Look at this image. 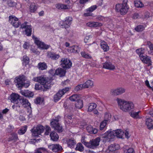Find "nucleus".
Returning a JSON list of instances; mask_svg holds the SVG:
<instances>
[{
    "label": "nucleus",
    "instance_id": "1",
    "mask_svg": "<svg viewBox=\"0 0 153 153\" xmlns=\"http://www.w3.org/2000/svg\"><path fill=\"white\" fill-rule=\"evenodd\" d=\"M116 101L120 108L123 112H129L135 110L134 104L131 102L126 101L118 98L116 99Z\"/></svg>",
    "mask_w": 153,
    "mask_h": 153
},
{
    "label": "nucleus",
    "instance_id": "2",
    "mask_svg": "<svg viewBox=\"0 0 153 153\" xmlns=\"http://www.w3.org/2000/svg\"><path fill=\"white\" fill-rule=\"evenodd\" d=\"M32 80L34 81L38 82L42 84L45 89H49L51 86V80H48V78L45 76L35 77L32 79Z\"/></svg>",
    "mask_w": 153,
    "mask_h": 153
},
{
    "label": "nucleus",
    "instance_id": "3",
    "mask_svg": "<svg viewBox=\"0 0 153 153\" xmlns=\"http://www.w3.org/2000/svg\"><path fill=\"white\" fill-rule=\"evenodd\" d=\"M128 0H124L122 4H118L116 5L115 8L117 11L120 12L122 15L126 13L129 9V7L127 4Z\"/></svg>",
    "mask_w": 153,
    "mask_h": 153
},
{
    "label": "nucleus",
    "instance_id": "4",
    "mask_svg": "<svg viewBox=\"0 0 153 153\" xmlns=\"http://www.w3.org/2000/svg\"><path fill=\"white\" fill-rule=\"evenodd\" d=\"M20 95L18 94L13 93L8 98L11 102L15 104L13 105L12 106L13 108L15 110H17V108L20 107L19 104H18V103L19 101L20 100Z\"/></svg>",
    "mask_w": 153,
    "mask_h": 153
},
{
    "label": "nucleus",
    "instance_id": "5",
    "mask_svg": "<svg viewBox=\"0 0 153 153\" xmlns=\"http://www.w3.org/2000/svg\"><path fill=\"white\" fill-rule=\"evenodd\" d=\"M60 118V116H58L55 119H52L51 122V126L59 132H62V126L58 123Z\"/></svg>",
    "mask_w": 153,
    "mask_h": 153
},
{
    "label": "nucleus",
    "instance_id": "6",
    "mask_svg": "<svg viewBox=\"0 0 153 153\" xmlns=\"http://www.w3.org/2000/svg\"><path fill=\"white\" fill-rule=\"evenodd\" d=\"M26 80L25 76L23 75H20L16 77L14 79V82L16 86L19 89H21L24 85V82Z\"/></svg>",
    "mask_w": 153,
    "mask_h": 153
},
{
    "label": "nucleus",
    "instance_id": "7",
    "mask_svg": "<svg viewBox=\"0 0 153 153\" xmlns=\"http://www.w3.org/2000/svg\"><path fill=\"white\" fill-rule=\"evenodd\" d=\"M101 137L103 139L105 142L111 141L115 137L114 132L111 130H109L105 133L102 134Z\"/></svg>",
    "mask_w": 153,
    "mask_h": 153
},
{
    "label": "nucleus",
    "instance_id": "8",
    "mask_svg": "<svg viewBox=\"0 0 153 153\" xmlns=\"http://www.w3.org/2000/svg\"><path fill=\"white\" fill-rule=\"evenodd\" d=\"M100 140V137H97L90 140L88 143H85V145L88 148L94 149L99 145Z\"/></svg>",
    "mask_w": 153,
    "mask_h": 153
},
{
    "label": "nucleus",
    "instance_id": "9",
    "mask_svg": "<svg viewBox=\"0 0 153 153\" xmlns=\"http://www.w3.org/2000/svg\"><path fill=\"white\" fill-rule=\"evenodd\" d=\"M32 38L34 40L35 43L39 49H47L49 48V46L45 44L44 42L41 41L39 38H37L33 35L32 36Z\"/></svg>",
    "mask_w": 153,
    "mask_h": 153
},
{
    "label": "nucleus",
    "instance_id": "10",
    "mask_svg": "<svg viewBox=\"0 0 153 153\" xmlns=\"http://www.w3.org/2000/svg\"><path fill=\"white\" fill-rule=\"evenodd\" d=\"M44 127L42 125L38 126H37L34 127L31 130L32 135L34 137H39L41 133L43 132Z\"/></svg>",
    "mask_w": 153,
    "mask_h": 153
},
{
    "label": "nucleus",
    "instance_id": "11",
    "mask_svg": "<svg viewBox=\"0 0 153 153\" xmlns=\"http://www.w3.org/2000/svg\"><path fill=\"white\" fill-rule=\"evenodd\" d=\"M72 21V18L71 17H67L65 19V21H61L59 23V26L66 28L69 27L71 25Z\"/></svg>",
    "mask_w": 153,
    "mask_h": 153
},
{
    "label": "nucleus",
    "instance_id": "12",
    "mask_svg": "<svg viewBox=\"0 0 153 153\" xmlns=\"http://www.w3.org/2000/svg\"><path fill=\"white\" fill-rule=\"evenodd\" d=\"M69 90V88H65L59 91L54 96V100L55 102H57L60 99L61 97L65 93Z\"/></svg>",
    "mask_w": 153,
    "mask_h": 153
},
{
    "label": "nucleus",
    "instance_id": "13",
    "mask_svg": "<svg viewBox=\"0 0 153 153\" xmlns=\"http://www.w3.org/2000/svg\"><path fill=\"white\" fill-rule=\"evenodd\" d=\"M9 22L15 28L18 27L21 24L19 19L14 16L12 15L9 17Z\"/></svg>",
    "mask_w": 153,
    "mask_h": 153
},
{
    "label": "nucleus",
    "instance_id": "14",
    "mask_svg": "<svg viewBox=\"0 0 153 153\" xmlns=\"http://www.w3.org/2000/svg\"><path fill=\"white\" fill-rule=\"evenodd\" d=\"M125 89L122 87H119L111 90V94L114 96H117L122 94L124 93Z\"/></svg>",
    "mask_w": 153,
    "mask_h": 153
},
{
    "label": "nucleus",
    "instance_id": "15",
    "mask_svg": "<svg viewBox=\"0 0 153 153\" xmlns=\"http://www.w3.org/2000/svg\"><path fill=\"white\" fill-rule=\"evenodd\" d=\"M28 23L27 22H25L22 24L21 26V28H25L26 35L27 36H30L32 31V27L31 25H28Z\"/></svg>",
    "mask_w": 153,
    "mask_h": 153
},
{
    "label": "nucleus",
    "instance_id": "16",
    "mask_svg": "<svg viewBox=\"0 0 153 153\" xmlns=\"http://www.w3.org/2000/svg\"><path fill=\"white\" fill-rule=\"evenodd\" d=\"M60 62L61 66L64 68H69L72 66L71 61L66 58H62Z\"/></svg>",
    "mask_w": 153,
    "mask_h": 153
},
{
    "label": "nucleus",
    "instance_id": "17",
    "mask_svg": "<svg viewBox=\"0 0 153 153\" xmlns=\"http://www.w3.org/2000/svg\"><path fill=\"white\" fill-rule=\"evenodd\" d=\"M20 102L23 106L25 107H27V112L29 114L31 112V107L30 103L28 100L25 98H23L20 100Z\"/></svg>",
    "mask_w": 153,
    "mask_h": 153
},
{
    "label": "nucleus",
    "instance_id": "18",
    "mask_svg": "<svg viewBox=\"0 0 153 153\" xmlns=\"http://www.w3.org/2000/svg\"><path fill=\"white\" fill-rule=\"evenodd\" d=\"M141 61L147 65L148 66L152 65V61L151 57L146 55L140 56V58Z\"/></svg>",
    "mask_w": 153,
    "mask_h": 153
},
{
    "label": "nucleus",
    "instance_id": "19",
    "mask_svg": "<svg viewBox=\"0 0 153 153\" xmlns=\"http://www.w3.org/2000/svg\"><path fill=\"white\" fill-rule=\"evenodd\" d=\"M120 148V146L118 144H111L108 147V149L106 150V152L107 153H116L115 151Z\"/></svg>",
    "mask_w": 153,
    "mask_h": 153
},
{
    "label": "nucleus",
    "instance_id": "20",
    "mask_svg": "<svg viewBox=\"0 0 153 153\" xmlns=\"http://www.w3.org/2000/svg\"><path fill=\"white\" fill-rule=\"evenodd\" d=\"M64 140L67 143L68 146L71 148H73L76 143V141L72 138L65 139Z\"/></svg>",
    "mask_w": 153,
    "mask_h": 153
},
{
    "label": "nucleus",
    "instance_id": "21",
    "mask_svg": "<svg viewBox=\"0 0 153 153\" xmlns=\"http://www.w3.org/2000/svg\"><path fill=\"white\" fill-rule=\"evenodd\" d=\"M48 148L54 152H56L62 149V147L58 144H51L48 146Z\"/></svg>",
    "mask_w": 153,
    "mask_h": 153
},
{
    "label": "nucleus",
    "instance_id": "22",
    "mask_svg": "<svg viewBox=\"0 0 153 153\" xmlns=\"http://www.w3.org/2000/svg\"><path fill=\"white\" fill-rule=\"evenodd\" d=\"M103 68L109 70H113L115 69V66L110 62H105L103 63Z\"/></svg>",
    "mask_w": 153,
    "mask_h": 153
},
{
    "label": "nucleus",
    "instance_id": "23",
    "mask_svg": "<svg viewBox=\"0 0 153 153\" xmlns=\"http://www.w3.org/2000/svg\"><path fill=\"white\" fill-rule=\"evenodd\" d=\"M86 25L89 27H96L102 26V24L98 22H90L86 23Z\"/></svg>",
    "mask_w": 153,
    "mask_h": 153
},
{
    "label": "nucleus",
    "instance_id": "24",
    "mask_svg": "<svg viewBox=\"0 0 153 153\" xmlns=\"http://www.w3.org/2000/svg\"><path fill=\"white\" fill-rule=\"evenodd\" d=\"M56 8L59 10L69 9L71 6L68 4H65L62 3H58L56 4Z\"/></svg>",
    "mask_w": 153,
    "mask_h": 153
},
{
    "label": "nucleus",
    "instance_id": "25",
    "mask_svg": "<svg viewBox=\"0 0 153 153\" xmlns=\"http://www.w3.org/2000/svg\"><path fill=\"white\" fill-rule=\"evenodd\" d=\"M80 50L79 47L76 45H73L71 46L68 49V51L70 53H78Z\"/></svg>",
    "mask_w": 153,
    "mask_h": 153
},
{
    "label": "nucleus",
    "instance_id": "26",
    "mask_svg": "<svg viewBox=\"0 0 153 153\" xmlns=\"http://www.w3.org/2000/svg\"><path fill=\"white\" fill-rule=\"evenodd\" d=\"M135 111V109L129 112V114L130 116L135 119H139L140 118L139 115L140 113V111H138L137 112L134 111Z\"/></svg>",
    "mask_w": 153,
    "mask_h": 153
},
{
    "label": "nucleus",
    "instance_id": "27",
    "mask_svg": "<svg viewBox=\"0 0 153 153\" xmlns=\"http://www.w3.org/2000/svg\"><path fill=\"white\" fill-rule=\"evenodd\" d=\"M47 56L53 60H57L59 57L60 56L55 53L49 52L48 53Z\"/></svg>",
    "mask_w": 153,
    "mask_h": 153
},
{
    "label": "nucleus",
    "instance_id": "28",
    "mask_svg": "<svg viewBox=\"0 0 153 153\" xmlns=\"http://www.w3.org/2000/svg\"><path fill=\"white\" fill-rule=\"evenodd\" d=\"M20 93L22 95L29 97H32L34 94L33 92L28 90L21 91Z\"/></svg>",
    "mask_w": 153,
    "mask_h": 153
},
{
    "label": "nucleus",
    "instance_id": "29",
    "mask_svg": "<svg viewBox=\"0 0 153 153\" xmlns=\"http://www.w3.org/2000/svg\"><path fill=\"white\" fill-rule=\"evenodd\" d=\"M113 131L114 132L115 136H116L119 138H122L124 132L121 129H117L115 131Z\"/></svg>",
    "mask_w": 153,
    "mask_h": 153
},
{
    "label": "nucleus",
    "instance_id": "30",
    "mask_svg": "<svg viewBox=\"0 0 153 153\" xmlns=\"http://www.w3.org/2000/svg\"><path fill=\"white\" fill-rule=\"evenodd\" d=\"M65 73V71L61 68H59L56 70V75H59L60 77L64 76Z\"/></svg>",
    "mask_w": 153,
    "mask_h": 153
},
{
    "label": "nucleus",
    "instance_id": "31",
    "mask_svg": "<svg viewBox=\"0 0 153 153\" xmlns=\"http://www.w3.org/2000/svg\"><path fill=\"white\" fill-rule=\"evenodd\" d=\"M86 129L88 132L91 134H95L98 132V130L96 128H94L91 125H88L86 128Z\"/></svg>",
    "mask_w": 153,
    "mask_h": 153
},
{
    "label": "nucleus",
    "instance_id": "32",
    "mask_svg": "<svg viewBox=\"0 0 153 153\" xmlns=\"http://www.w3.org/2000/svg\"><path fill=\"white\" fill-rule=\"evenodd\" d=\"M84 87L85 88H91L93 86V82L91 80L88 79L85 83L83 84Z\"/></svg>",
    "mask_w": 153,
    "mask_h": 153
},
{
    "label": "nucleus",
    "instance_id": "33",
    "mask_svg": "<svg viewBox=\"0 0 153 153\" xmlns=\"http://www.w3.org/2000/svg\"><path fill=\"white\" fill-rule=\"evenodd\" d=\"M100 45L101 48L104 51H107L109 50V47L105 42L103 41H101Z\"/></svg>",
    "mask_w": 153,
    "mask_h": 153
},
{
    "label": "nucleus",
    "instance_id": "34",
    "mask_svg": "<svg viewBox=\"0 0 153 153\" xmlns=\"http://www.w3.org/2000/svg\"><path fill=\"white\" fill-rule=\"evenodd\" d=\"M146 123L148 128L150 129L153 127V120L150 118L146 120Z\"/></svg>",
    "mask_w": 153,
    "mask_h": 153
},
{
    "label": "nucleus",
    "instance_id": "35",
    "mask_svg": "<svg viewBox=\"0 0 153 153\" xmlns=\"http://www.w3.org/2000/svg\"><path fill=\"white\" fill-rule=\"evenodd\" d=\"M51 139L53 141H57L59 138V136L54 131L52 132L50 134Z\"/></svg>",
    "mask_w": 153,
    "mask_h": 153
},
{
    "label": "nucleus",
    "instance_id": "36",
    "mask_svg": "<svg viewBox=\"0 0 153 153\" xmlns=\"http://www.w3.org/2000/svg\"><path fill=\"white\" fill-rule=\"evenodd\" d=\"M37 8V6L35 3H31L29 6V11L31 13H34L36 11Z\"/></svg>",
    "mask_w": 153,
    "mask_h": 153
},
{
    "label": "nucleus",
    "instance_id": "37",
    "mask_svg": "<svg viewBox=\"0 0 153 153\" xmlns=\"http://www.w3.org/2000/svg\"><path fill=\"white\" fill-rule=\"evenodd\" d=\"M123 148L124 153H134V149L132 148H128V147L127 146H124Z\"/></svg>",
    "mask_w": 153,
    "mask_h": 153
},
{
    "label": "nucleus",
    "instance_id": "38",
    "mask_svg": "<svg viewBox=\"0 0 153 153\" xmlns=\"http://www.w3.org/2000/svg\"><path fill=\"white\" fill-rule=\"evenodd\" d=\"M111 116V115L109 112H105L104 114V120L108 122H109Z\"/></svg>",
    "mask_w": 153,
    "mask_h": 153
},
{
    "label": "nucleus",
    "instance_id": "39",
    "mask_svg": "<svg viewBox=\"0 0 153 153\" xmlns=\"http://www.w3.org/2000/svg\"><path fill=\"white\" fill-rule=\"evenodd\" d=\"M80 98L79 96L76 94L72 95L69 97V100L72 101H77Z\"/></svg>",
    "mask_w": 153,
    "mask_h": 153
},
{
    "label": "nucleus",
    "instance_id": "40",
    "mask_svg": "<svg viewBox=\"0 0 153 153\" xmlns=\"http://www.w3.org/2000/svg\"><path fill=\"white\" fill-rule=\"evenodd\" d=\"M77 101H78L76 102L75 104V106L76 108L79 109H80L82 108L83 106L82 101L79 99Z\"/></svg>",
    "mask_w": 153,
    "mask_h": 153
},
{
    "label": "nucleus",
    "instance_id": "41",
    "mask_svg": "<svg viewBox=\"0 0 153 153\" xmlns=\"http://www.w3.org/2000/svg\"><path fill=\"white\" fill-rule=\"evenodd\" d=\"M135 6L137 8H141L143 7L144 5L141 1L138 0H135L134 1Z\"/></svg>",
    "mask_w": 153,
    "mask_h": 153
},
{
    "label": "nucleus",
    "instance_id": "42",
    "mask_svg": "<svg viewBox=\"0 0 153 153\" xmlns=\"http://www.w3.org/2000/svg\"><path fill=\"white\" fill-rule=\"evenodd\" d=\"M147 43L150 49L148 51L149 53L153 55V45L150 42H147Z\"/></svg>",
    "mask_w": 153,
    "mask_h": 153
},
{
    "label": "nucleus",
    "instance_id": "43",
    "mask_svg": "<svg viewBox=\"0 0 153 153\" xmlns=\"http://www.w3.org/2000/svg\"><path fill=\"white\" fill-rule=\"evenodd\" d=\"M97 107V105L94 103H91L88 105V111H91L95 109Z\"/></svg>",
    "mask_w": 153,
    "mask_h": 153
},
{
    "label": "nucleus",
    "instance_id": "44",
    "mask_svg": "<svg viewBox=\"0 0 153 153\" xmlns=\"http://www.w3.org/2000/svg\"><path fill=\"white\" fill-rule=\"evenodd\" d=\"M38 67L39 69L42 70H45L47 68L46 64L44 62L39 63L38 65Z\"/></svg>",
    "mask_w": 153,
    "mask_h": 153
},
{
    "label": "nucleus",
    "instance_id": "45",
    "mask_svg": "<svg viewBox=\"0 0 153 153\" xmlns=\"http://www.w3.org/2000/svg\"><path fill=\"white\" fill-rule=\"evenodd\" d=\"M137 53L139 55L140 58V56H143V53H144V49L143 48H141L136 50Z\"/></svg>",
    "mask_w": 153,
    "mask_h": 153
},
{
    "label": "nucleus",
    "instance_id": "46",
    "mask_svg": "<svg viewBox=\"0 0 153 153\" xmlns=\"http://www.w3.org/2000/svg\"><path fill=\"white\" fill-rule=\"evenodd\" d=\"M27 129V127L26 126H25L23 127H22L21 129L19 130L18 133L20 135L23 134L26 131Z\"/></svg>",
    "mask_w": 153,
    "mask_h": 153
},
{
    "label": "nucleus",
    "instance_id": "47",
    "mask_svg": "<svg viewBox=\"0 0 153 153\" xmlns=\"http://www.w3.org/2000/svg\"><path fill=\"white\" fill-rule=\"evenodd\" d=\"M4 82L6 85H12L14 82V79L12 78L7 79Z\"/></svg>",
    "mask_w": 153,
    "mask_h": 153
},
{
    "label": "nucleus",
    "instance_id": "48",
    "mask_svg": "<svg viewBox=\"0 0 153 153\" xmlns=\"http://www.w3.org/2000/svg\"><path fill=\"white\" fill-rule=\"evenodd\" d=\"M46 153L47 152V151L46 149L44 148H40L35 151V153Z\"/></svg>",
    "mask_w": 153,
    "mask_h": 153
},
{
    "label": "nucleus",
    "instance_id": "49",
    "mask_svg": "<svg viewBox=\"0 0 153 153\" xmlns=\"http://www.w3.org/2000/svg\"><path fill=\"white\" fill-rule=\"evenodd\" d=\"M75 149L76 150L82 152L84 150V147L81 143H78L76 145Z\"/></svg>",
    "mask_w": 153,
    "mask_h": 153
},
{
    "label": "nucleus",
    "instance_id": "50",
    "mask_svg": "<svg viewBox=\"0 0 153 153\" xmlns=\"http://www.w3.org/2000/svg\"><path fill=\"white\" fill-rule=\"evenodd\" d=\"M146 27L145 25H138L135 28V30L138 32L142 31L144 30Z\"/></svg>",
    "mask_w": 153,
    "mask_h": 153
},
{
    "label": "nucleus",
    "instance_id": "51",
    "mask_svg": "<svg viewBox=\"0 0 153 153\" xmlns=\"http://www.w3.org/2000/svg\"><path fill=\"white\" fill-rule=\"evenodd\" d=\"M96 19L97 20L105 21H106L107 19V18L104 17L100 15H98L96 16Z\"/></svg>",
    "mask_w": 153,
    "mask_h": 153
},
{
    "label": "nucleus",
    "instance_id": "52",
    "mask_svg": "<svg viewBox=\"0 0 153 153\" xmlns=\"http://www.w3.org/2000/svg\"><path fill=\"white\" fill-rule=\"evenodd\" d=\"M97 7V6L96 5H93L87 9V11H90L92 12L94 11L95 10Z\"/></svg>",
    "mask_w": 153,
    "mask_h": 153
},
{
    "label": "nucleus",
    "instance_id": "53",
    "mask_svg": "<svg viewBox=\"0 0 153 153\" xmlns=\"http://www.w3.org/2000/svg\"><path fill=\"white\" fill-rule=\"evenodd\" d=\"M29 63V59L26 56H24L23 58V64L26 65Z\"/></svg>",
    "mask_w": 153,
    "mask_h": 153
},
{
    "label": "nucleus",
    "instance_id": "54",
    "mask_svg": "<svg viewBox=\"0 0 153 153\" xmlns=\"http://www.w3.org/2000/svg\"><path fill=\"white\" fill-rule=\"evenodd\" d=\"M108 122L104 120L100 124V130H102L103 128L105 127L106 126L107 123Z\"/></svg>",
    "mask_w": 153,
    "mask_h": 153
},
{
    "label": "nucleus",
    "instance_id": "55",
    "mask_svg": "<svg viewBox=\"0 0 153 153\" xmlns=\"http://www.w3.org/2000/svg\"><path fill=\"white\" fill-rule=\"evenodd\" d=\"M43 87H44L42 84H36L35 85V89L36 90H44Z\"/></svg>",
    "mask_w": 153,
    "mask_h": 153
},
{
    "label": "nucleus",
    "instance_id": "56",
    "mask_svg": "<svg viewBox=\"0 0 153 153\" xmlns=\"http://www.w3.org/2000/svg\"><path fill=\"white\" fill-rule=\"evenodd\" d=\"M82 57L87 59L91 58V56L88 54H87L84 51H82L80 53Z\"/></svg>",
    "mask_w": 153,
    "mask_h": 153
},
{
    "label": "nucleus",
    "instance_id": "57",
    "mask_svg": "<svg viewBox=\"0 0 153 153\" xmlns=\"http://www.w3.org/2000/svg\"><path fill=\"white\" fill-rule=\"evenodd\" d=\"M18 139L17 134L16 133H13L11 134V137L9 138V140H13L15 141Z\"/></svg>",
    "mask_w": 153,
    "mask_h": 153
},
{
    "label": "nucleus",
    "instance_id": "58",
    "mask_svg": "<svg viewBox=\"0 0 153 153\" xmlns=\"http://www.w3.org/2000/svg\"><path fill=\"white\" fill-rule=\"evenodd\" d=\"M16 2H14L12 0H10L7 2L8 5L10 7H14L16 5Z\"/></svg>",
    "mask_w": 153,
    "mask_h": 153
},
{
    "label": "nucleus",
    "instance_id": "59",
    "mask_svg": "<svg viewBox=\"0 0 153 153\" xmlns=\"http://www.w3.org/2000/svg\"><path fill=\"white\" fill-rule=\"evenodd\" d=\"M84 88L83 84L79 85H77L75 88V90L77 91L81 90L82 88Z\"/></svg>",
    "mask_w": 153,
    "mask_h": 153
},
{
    "label": "nucleus",
    "instance_id": "60",
    "mask_svg": "<svg viewBox=\"0 0 153 153\" xmlns=\"http://www.w3.org/2000/svg\"><path fill=\"white\" fill-rule=\"evenodd\" d=\"M93 13L90 11H87V9L85 11V12L84 14V16L85 17H88V16H92Z\"/></svg>",
    "mask_w": 153,
    "mask_h": 153
},
{
    "label": "nucleus",
    "instance_id": "61",
    "mask_svg": "<svg viewBox=\"0 0 153 153\" xmlns=\"http://www.w3.org/2000/svg\"><path fill=\"white\" fill-rule=\"evenodd\" d=\"M43 99L40 97H38L34 101L35 103L36 104H39L42 102Z\"/></svg>",
    "mask_w": 153,
    "mask_h": 153
},
{
    "label": "nucleus",
    "instance_id": "62",
    "mask_svg": "<svg viewBox=\"0 0 153 153\" xmlns=\"http://www.w3.org/2000/svg\"><path fill=\"white\" fill-rule=\"evenodd\" d=\"M30 46L29 43L28 42H25L24 44L23 47L25 49H28Z\"/></svg>",
    "mask_w": 153,
    "mask_h": 153
},
{
    "label": "nucleus",
    "instance_id": "63",
    "mask_svg": "<svg viewBox=\"0 0 153 153\" xmlns=\"http://www.w3.org/2000/svg\"><path fill=\"white\" fill-rule=\"evenodd\" d=\"M140 17V15L137 13H135L133 14L132 16V18L134 19H136Z\"/></svg>",
    "mask_w": 153,
    "mask_h": 153
},
{
    "label": "nucleus",
    "instance_id": "64",
    "mask_svg": "<svg viewBox=\"0 0 153 153\" xmlns=\"http://www.w3.org/2000/svg\"><path fill=\"white\" fill-rule=\"evenodd\" d=\"M14 129V127L11 126H9L7 128V132L10 133Z\"/></svg>",
    "mask_w": 153,
    "mask_h": 153
}]
</instances>
